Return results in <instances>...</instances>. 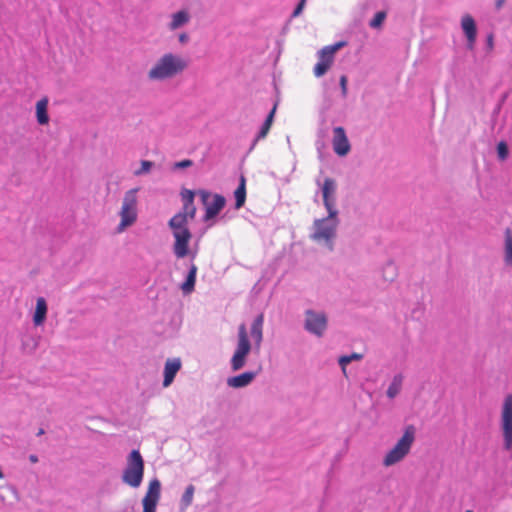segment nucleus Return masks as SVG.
<instances>
[{
    "mask_svg": "<svg viewBox=\"0 0 512 512\" xmlns=\"http://www.w3.org/2000/svg\"><path fill=\"white\" fill-rule=\"evenodd\" d=\"M188 66L187 61L181 56L166 53L161 56L155 65L149 70L148 77L151 80H165L181 74Z\"/></svg>",
    "mask_w": 512,
    "mask_h": 512,
    "instance_id": "nucleus-1",
    "label": "nucleus"
},
{
    "mask_svg": "<svg viewBox=\"0 0 512 512\" xmlns=\"http://www.w3.org/2000/svg\"><path fill=\"white\" fill-rule=\"evenodd\" d=\"M177 219H170L168 226L172 231L174 238L173 253L177 259H183L190 257L192 260L196 258L197 251H192L189 248L190 241L192 239V233L188 226L180 225Z\"/></svg>",
    "mask_w": 512,
    "mask_h": 512,
    "instance_id": "nucleus-2",
    "label": "nucleus"
},
{
    "mask_svg": "<svg viewBox=\"0 0 512 512\" xmlns=\"http://www.w3.org/2000/svg\"><path fill=\"white\" fill-rule=\"evenodd\" d=\"M416 428L413 425L406 426L402 437L397 441L383 459V465L392 466L400 462L410 452L415 441Z\"/></svg>",
    "mask_w": 512,
    "mask_h": 512,
    "instance_id": "nucleus-3",
    "label": "nucleus"
},
{
    "mask_svg": "<svg viewBox=\"0 0 512 512\" xmlns=\"http://www.w3.org/2000/svg\"><path fill=\"white\" fill-rule=\"evenodd\" d=\"M137 191L136 188L130 189L124 195L119 213L121 220L117 226L119 233L132 226L137 220Z\"/></svg>",
    "mask_w": 512,
    "mask_h": 512,
    "instance_id": "nucleus-4",
    "label": "nucleus"
},
{
    "mask_svg": "<svg viewBox=\"0 0 512 512\" xmlns=\"http://www.w3.org/2000/svg\"><path fill=\"white\" fill-rule=\"evenodd\" d=\"M144 474V461L138 450H133L127 459V466L123 472L122 480L127 485L137 488L140 486Z\"/></svg>",
    "mask_w": 512,
    "mask_h": 512,
    "instance_id": "nucleus-5",
    "label": "nucleus"
},
{
    "mask_svg": "<svg viewBox=\"0 0 512 512\" xmlns=\"http://www.w3.org/2000/svg\"><path fill=\"white\" fill-rule=\"evenodd\" d=\"M337 226V216L332 217L328 214L326 218L317 219L314 221V233L311 238L317 242H324L329 249H332Z\"/></svg>",
    "mask_w": 512,
    "mask_h": 512,
    "instance_id": "nucleus-6",
    "label": "nucleus"
},
{
    "mask_svg": "<svg viewBox=\"0 0 512 512\" xmlns=\"http://www.w3.org/2000/svg\"><path fill=\"white\" fill-rule=\"evenodd\" d=\"M251 351V344L248 339L247 328L245 324L238 327V343L234 355L231 358V368L238 371L244 367L246 357Z\"/></svg>",
    "mask_w": 512,
    "mask_h": 512,
    "instance_id": "nucleus-7",
    "label": "nucleus"
},
{
    "mask_svg": "<svg viewBox=\"0 0 512 512\" xmlns=\"http://www.w3.org/2000/svg\"><path fill=\"white\" fill-rule=\"evenodd\" d=\"M345 45V42H337L333 45L323 47L318 52L319 61L313 69L316 77H322L332 66L335 53Z\"/></svg>",
    "mask_w": 512,
    "mask_h": 512,
    "instance_id": "nucleus-8",
    "label": "nucleus"
},
{
    "mask_svg": "<svg viewBox=\"0 0 512 512\" xmlns=\"http://www.w3.org/2000/svg\"><path fill=\"white\" fill-rule=\"evenodd\" d=\"M501 430L506 450H512V394L505 397L501 411Z\"/></svg>",
    "mask_w": 512,
    "mask_h": 512,
    "instance_id": "nucleus-9",
    "label": "nucleus"
},
{
    "mask_svg": "<svg viewBox=\"0 0 512 512\" xmlns=\"http://www.w3.org/2000/svg\"><path fill=\"white\" fill-rule=\"evenodd\" d=\"M198 193L201 197L203 205L205 206L204 220H210L214 218L224 208L226 200L222 195H212L206 190H200Z\"/></svg>",
    "mask_w": 512,
    "mask_h": 512,
    "instance_id": "nucleus-10",
    "label": "nucleus"
},
{
    "mask_svg": "<svg viewBox=\"0 0 512 512\" xmlns=\"http://www.w3.org/2000/svg\"><path fill=\"white\" fill-rule=\"evenodd\" d=\"M183 201L182 210L176 213L171 219H177L180 225L188 226V221L193 220L196 215V207L194 205L195 193L192 190L184 189L181 192Z\"/></svg>",
    "mask_w": 512,
    "mask_h": 512,
    "instance_id": "nucleus-11",
    "label": "nucleus"
},
{
    "mask_svg": "<svg viewBox=\"0 0 512 512\" xmlns=\"http://www.w3.org/2000/svg\"><path fill=\"white\" fill-rule=\"evenodd\" d=\"M336 189L337 184L334 179L326 178L322 185L323 204L330 216L338 215L336 209Z\"/></svg>",
    "mask_w": 512,
    "mask_h": 512,
    "instance_id": "nucleus-12",
    "label": "nucleus"
},
{
    "mask_svg": "<svg viewBox=\"0 0 512 512\" xmlns=\"http://www.w3.org/2000/svg\"><path fill=\"white\" fill-rule=\"evenodd\" d=\"M160 482L157 479L150 481L146 495L143 498V512H156L160 498Z\"/></svg>",
    "mask_w": 512,
    "mask_h": 512,
    "instance_id": "nucleus-13",
    "label": "nucleus"
},
{
    "mask_svg": "<svg viewBox=\"0 0 512 512\" xmlns=\"http://www.w3.org/2000/svg\"><path fill=\"white\" fill-rule=\"evenodd\" d=\"M327 326L326 316L322 313H315L308 310L306 312L305 328L318 336H321Z\"/></svg>",
    "mask_w": 512,
    "mask_h": 512,
    "instance_id": "nucleus-14",
    "label": "nucleus"
},
{
    "mask_svg": "<svg viewBox=\"0 0 512 512\" xmlns=\"http://www.w3.org/2000/svg\"><path fill=\"white\" fill-rule=\"evenodd\" d=\"M333 149L339 156H345L350 151V143L343 127H335L333 130Z\"/></svg>",
    "mask_w": 512,
    "mask_h": 512,
    "instance_id": "nucleus-15",
    "label": "nucleus"
},
{
    "mask_svg": "<svg viewBox=\"0 0 512 512\" xmlns=\"http://www.w3.org/2000/svg\"><path fill=\"white\" fill-rule=\"evenodd\" d=\"M461 27L467 38L468 48L472 49L477 37V28L473 17L469 14H465L461 19Z\"/></svg>",
    "mask_w": 512,
    "mask_h": 512,
    "instance_id": "nucleus-16",
    "label": "nucleus"
},
{
    "mask_svg": "<svg viewBox=\"0 0 512 512\" xmlns=\"http://www.w3.org/2000/svg\"><path fill=\"white\" fill-rule=\"evenodd\" d=\"M181 368V361L178 358L175 359H169L165 363L164 367V380H163V386L168 387L173 382L177 372Z\"/></svg>",
    "mask_w": 512,
    "mask_h": 512,
    "instance_id": "nucleus-17",
    "label": "nucleus"
},
{
    "mask_svg": "<svg viewBox=\"0 0 512 512\" xmlns=\"http://www.w3.org/2000/svg\"><path fill=\"white\" fill-rule=\"evenodd\" d=\"M47 311L48 308L46 300L43 297L37 298L36 308L33 315V323L35 326H41L45 322Z\"/></svg>",
    "mask_w": 512,
    "mask_h": 512,
    "instance_id": "nucleus-18",
    "label": "nucleus"
},
{
    "mask_svg": "<svg viewBox=\"0 0 512 512\" xmlns=\"http://www.w3.org/2000/svg\"><path fill=\"white\" fill-rule=\"evenodd\" d=\"M263 324H264V315L259 314L253 321L251 325V336L254 339L255 346L257 348L260 347L262 339H263Z\"/></svg>",
    "mask_w": 512,
    "mask_h": 512,
    "instance_id": "nucleus-19",
    "label": "nucleus"
},
{
    "mask_svg": "<svg viewBox=\"0 0 512 512\" xmlns=\"http://www.w3.org/2000/svg\"><path fill=\"white\" fill-rule=\"evenodd\" d=\"M255 372H244L240 375L230 377L227 380V384L233 388H241L249 385L255 378Z\"/></svg>",
    "mask_w": 512,
    "mask_h": 512,
    "instance_id": "nucleus-20",
    "label": "nucleus"
},
{
    "mask_svg": "<svg viewBox=\"0 0 512 512\" xmlns=\"http://www.w3.org/2000/svg\"><path fill=\"white\" fill-rule=\"evenodd\" d=\"M197 271L198 267L196 264L191 263L186 280L181 285L183 293L189 294L194 290Z\"/></svg>",
    "mask_w": 512,
    "mask_h": 512,
    "instance_id": "nucleus-21",
    "label": "nucleus"
},
{
    "mask_svg": "<svg viewBox=\"0 0 512 512\" xmlns=\"http://www.w3.org/2000/svg\"><path fill=\"white\" fill-rule=\"evenodd\" d=\"M276 109L277 105L275 104L270 113L268 114L266 120L264 121L260 131L258 132L253 145H255L259 140L264 139L268 135L274 121Z\"/></svg>",
    "mask_w": 512,
    "mask_h": 512,
    "instance_id": "nucleus-22",
    "label": "nucleus"
},
{
    "mask_svg": "<svg viewBox=\"0 0 512 512\" xmlns=\"http://www.w3.org/2000/svg\"><path fill=\"white\" fill-rule=\"evenodd\" d=\"M48 99L42 98L36 103V117L40 125H46L49 122V116L47 112Z\"/></svg>",
    "mask_w": 512,
    "mask_h": 512,
    "instance_id": "nucleus-23",
    "label": "nucleus"
},
{
    "mask_svg": "<svg viewBox=\"0 0 512 512\" xmlns=\"http://www.w3.org/2000/svg\"><path fill=\"white\" fill-rule=\"evenodd\" d=\"M234 196H235V207L237 209H239L245 204V200H246V178L244 177V175L240 176V183L234 192Z\"/></svg>",
    "mask_w": 512,
    "mask_h": 512,
    "instance_id": "nucleus-24",
    "label": "nucleus"
},
{
    "mask_svg": "<svg viewBox=\"0 0 512 512\" xmlns=\"http://www.w3.org/2000/svg\"><path fill=\"white\" fill-rule=\"evenodd\" d=\"M504 261L508 266H512V231L510 228L505 230Z\"/></svg>",
    "mask_w": 512,
    "mask_h": 512,
    "instance_id": "nucleus-25",
    "label": "nucleus"
},
{
    "mask_svg": "<svg viewBox=\"0 0 512 512\" xmlns=\"http://www.w3.org/2000/svg\"><path fill=\"white\" fill-rule=\"evenodd\" d=\"M189 21V15L185 11H179L172 16L170 29L175 30Z\"/></svg>",
    "mask_w": 512,
    "mask_h": 512,
    "instance_id": "nucleus-26",
    "label": "nucleus"
},
{
    "mask_svg": "<svg viewBox=\"0 0 512 512\" xmlns=\"http://www.w3.org/2000/svg\"><path fill=\"white\" fill-rule=\"evenodd\" d=\"M402 382H403L402 375L399 374V375L394 376V378L387 390V396L389 398H394L400 392V390L402 388Z\"/></svg>",
    "mask_w": 512,
    "mask_h": 512,
    "instance_id": "nucleus-27",
    "label": "nucleus"
},
{
    "mask_svg": "<svg viewBox=\"0 0 512 512\" xmlns=\"http://www.w3.org/2000/svg\"><path fill=\"white\" fill-rule=\"evenodd\" d=\"M386 18V12L384 11H379L377 12L373 19L370 21V27L372 28H379L381 27L382 23L384 22Z\"/></svg>",
    "mask_w": 512,
    "mask_h": 512,
    "instance_id": "nucleus-28",
    "label": "nucleus"
},
{
    "mask_svg": "<svg viewBox=\"0 0 512 512\" xmlns=\"http://www.w3.org/2000/svg\"><path fill=\"white\" fill-rule=\"evenodd\" d=\"M508 146L506 142L501 141L497 145V154L500 160H505L508 157Z\"/></svg>",
    "mask_w": 512,
    "mask_h": 512,
    "instance_id": "nucleus-29",
    "label": "nucleus"
},
{
    "mask_svg": "<svg viewBox=\"0 0 512 512\" xmlns=\"http://www.w3.org/2000/svg\"><path fill=\"white\" fill-rule=\"evenodd\" d=\"M193 495H194V487L192 485H189L186 488V490H185V492H184V494L182 496V502L186 506L190 505L191 502H192V499H193Z\"/></svg>",
    "mask_w": 512,
    "mask_h": 512,
    "instance_id": "nucleus-30",
    "label": "nucleus"
},
{
    "mask_svg": "<svg viewBox=\"0 0 512 512\" xmlns=\"http://www.w3.org/2000/svg\"><path fill=\"white\" fill-rule=\"evenodd\" d=\"M153 163L151 161H141V168L135 172L136 175H141L150 171Z\"/></svg>",
    "mask_w": 512,
    "mask_h": 512,
    "instance_id": "nucleus-31",
    "label": "nucleus"
},
{
    "mask_svg": "<svg viewBox=\"0 0 512 512\" xmlns=\"http://www.w3.org/2000/svg\"><path fill=\"white\" fill-rule=\"evenodd\" d=\"M350 362H352V361L350 360L349 355L341 356V357L339 358V364H340L341 369H342V371H343V373H344V374H346V366H347Z\"/></svg>",
    "mask_w": 512,
    "mask_h": 512,
    "instance_id": "nucleus-32",
    "label": "nucleus"
},
{
    "mask_svg": "<svg viewBox=\"0 0 512 512\" xmlns=\"http://www.w3.org/2000/svg\"><path fill=\"white\" fill-rule=\"evenodd\" d=\"M193 165L192 160L190 159H184L182 161L176 162L174 164V168L180 169V168H187Z\"/></svg>",
    "mask_w": 512,
    "mask_h": 512,
    "instance_id": "nucleus-33",
    "label": "nucleus"
},
{
    "mask_svg": "<svg viewBox=\"0 0 512 512\" xmlns=\"http://www.w3.org/2000/svg\"><path fill=\"white\" fill-rule=\"evenodd\" d=\"M347 82H348L347 77L345 75H342L340 77V86H341L343 96H346V94H347Z\"/></svg>",
    "mask_w": 512,
    "mask_h": 512,
    "instance_id": "nucleus-34",
    "label": "nucleus"
},
{
    "mask_svg": "<svg viewBox=\"0 0 512 512\" xmlns=\"http://www.w3.org/2000/svg\"><path fill=\"white\" fill-rule=\"evenodd\" d=\"M305 1H306V0H301V1L299 2V4L297 5V7L295 8V10H294V12H293V16H295V17H296V16H298V15L301 13V11H302V9H303V7H304V5H305Z\"/></svg>",
    "mask_w": 512,
    "mask_h": 512,
    "instance_id": "nucleus-35",
    "label": "nucleus"
},
{
    "mask_svg": "<svg viewBox=\"0 0 512 512\" xmlns=\"http://www.w3.org/2000/svg\"><path fill=\"white\" fill-rule=\"evenodd\" d=\"M487 48L489 51H492L494 48V36L493 34H489L487 36Z\"/></svg>",
    "mask_w": 512,
    "mask_h": 512,
    "instance_id": "nucleus-36",
    "label": "nucleus"
},
{
    "mask_svg": "<svg viewBox=\"0 0 512 512\" xmlns=\"http://www.w3.org/2000/svg\"><path fill=\"white\" fill-rule=\"evenodd\" d=\"M350 357V360L353 361V360H361L363 358V355L360 354V353H352L351 355H349Z\"/></svg>",
    "mask_w": 512,
    "mask_h": 512,
    "instance_id": "nucleus-37",
    "label": "nucleus"
},
{
    "mask_svg": "<svg viewBox=\"0 0 512 512\" xmlns=\"http://www.w3.org/2000/svg\"><path fill=\"white\" fill-rule=\"evenodd\" d=\"M188 39H189V37H188V35L186 33H181L179 35V41L182 44L186 43L188 41Z\"/></svg>",
    "mask_w": 512,
    "mask_h": 512,
    "instance_id": "nucleus-38",
    "label": "nucleus"
},
{
    "mask_svg": "<svg viewBox=\"0 0 512 512\" xmlns=\"http://www.w3.org/2000/svg\"><path fill=\"white\" fill-rule=\"evenodd\" d=\"M387 270H390L391 271V279L393 278V276L395 275V266L393 264H388L387 267H386Z\"/></svg>",
    "mask_w": 512,
    "mask_h": 512,
    "instance_id": "nucleus-39",
    "label": "nucleus"
},
{
    "mask_svg": "<svg viewBox=\"0 0 512 512\" xmlns=\"http://www.w3.org/2000/svg\"><path fill=\"white\" fill-rule=\"evenodd\" d=\"M505 1L506 0H496V3H495V6H496V9H501V7L505 4Z\"/></svg>",
    "mask_w": 512,
    "mask_h": 512,
    "instance_id": "nucleus-40",
    "label": "nucleus"
},
{
    "mask_svg": "<svg viewBox=\"0 0 512 512\" xmlns=\"http://www.w3.org/2000/svg\"><path fill=\"white\" fill-rule=\"evenodd\" d=\"M29 460H30L32 463H36V462H38V458H37V456H36V455H30Z\"/></svg>",
    "mask_w": 512,
    "mask_h": 512,
    "instance_id": "nucleus-41",
    "label": "nucleus"
},
{
    "mask_svg": "<svg viewBox=\"0 0 512 512\" xmlns=\"http://www.w3.org/2000/svg\"><path fill=\"white\" fill-rule=\"evenodd\" d=\"M42 434H44V430H43V429H40V430L38 431L37 435H38V436H40V435H42Z\"/></svg>",
    "mask_w": 512,
    "mask_h": 512,
    "instance_id": "nucleus-42",
    "label": "nucleus"
},
{
    "mask_svg": "<svg viewBox=\"0 0 512 512\" xmlns=\"http://www.w3.org/2000/svg\"><path fill=\"white\" fill-rule=\"evenodd\" d=\"M4 477L2 471L0 470V479H2Z\"/></svg>",
    "mask_w": 512,
    "mask_h": 512,
    "instance_id": "nucleus-43",
    "label": "nucleus"
},
{
    "mask_svg": "<svg viewBox=\"0 0 512 512\" xmlns=\"http://www.w3.org/2000/svg\"><path fill=\"white\" fill-rule=\"evenodd\" d=\"M465 512H473L472 510H466Z\"/></svg>",
    "mask_w": 512,
    "mask_h": 512,
    "instance_id": "nucleus-44",
    "label": "nucleus"
}]
</instances>
